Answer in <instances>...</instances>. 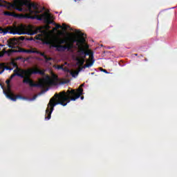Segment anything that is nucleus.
<instances>
[{"mask_svg": "<svg viewBox=\"0 0 177 177\" xmlns=\"http://www.w3.org/2000/svg\"><path fill=\"white\" fill-rule=\"evenodd\" d=\"M84 84L80 85V86L77 89L67 90V91L60 92L59 94L55 93L53 97L50 98L49 103L48 104L47 109L46 110V117L45 120L48 121L52 117V113L55 110V106L57 104H61V106H67L68 103L71 101L75 102L77 99H80L82 95L84 93V88L82 86Z\"/></svg>", "mask_w": 177, "mask_h": 177, "instance_id": "obj_1", "label": "nucleus"}, {"mask_svg": "<svg viewBox=\"0 0 177 177\" xmlns=\"http://www.w3.org/2000/svg\"><path fill=\"white\" fill-rule=\"evenodd\" d=\"M38 32H42V27L35 28L31 25L28 26L21 24L19 26H8L5 29L0 27V34H12L13 35H35Z\"/></svg>", "mask_w": 177, "mask_h": 177, "instance_id": "obj_2", "label": "nucleus"}, {"mask_svg": "<svg viewBox=\"0 0 177 177\" xmlns=\"http://www.w3.org/2000/svg\"><path fill=\"white\" fill-rule=\"evenodd\" d=\"M14 74H22L24 75L22 82L24 84H28L29 86L34 88V80H31V75L39 74V75H45V70H39L38 67L29 68L27 69L20 68L17 67L14 70Z\"/></svg>", "mask_w": 177, "mask_h": 177, "instance_id": "obj_3", "label": "nucleus"}, {"mask_svg": "<svg viewBox=\"0 0 177 177\" xmlns=\"http://www.w3.org/2000/svg\"><path fill=\"white\" fill-rule=\"evenodd\" d=\"M45 10V7H43L41 10H39V5L37 3H30V9L28 10L30 15H35V16H28V19H36L40 21L44 20L46 24H52L53 21H52V15L47 12H44L40 15L39 13H42V11Z\"/></svg>", "mask_w": 177, "mask_h": 177, "instance_id": "obj_4", "label": "nucleus"}, {"mask_svg": "<svg viewBox=\"0 0 177 177\" xmlns=\"http://www.w3.org/2000/svg\"><path fill=\"white\" fill-rule=\"evenodd\" d=\"M70 42L66 39L59 38L55 40L57 44H51L52 48H55L57 52H70L73 48H74V44L76 42V45L79 47V41L77 39H73L68 37Z\"/></svg>", "mask_w": 177, "mask_h": 177, "instance_id": "obj_5", "label": "nucleus"}, {"mask_svg": "<svg viewBox=\"0 0 177 177\" xmlns=\"http://www.w3.org/2000/svg\"><path fill=\"white\" fill-rule=\"evenodd\" d=\"M56 81H57V75L53 73L52 78L49 75L46 76L45 78L40 80L39 83H34L33 88H41V89H47L48 91V86L56 85Z\"/></svg>", "mask_w": 177, "mask_h": 177, "instance_id": "obj_6", "label": "nucleus"}, {"mask_svg": "<svg viewBox=\"0 0 177 177\" xmlns=\"http://www.w3.org/2000/svg\"><path fill=\"white\" fill-rule=\"evenodd\" d=\"M30 5L31 2L28 0H15L14 3L11 4V6L12 7V9H15V10L23 12L24 6H26L28 10H29Z\"/></svg>", "mask_w": 177, "mask_h": 177, "instance_id": "obj_7", "label": "nucleus"}, {"mask_svg": "<svg viewBox=\"0 0 177 177\" xmlns=\"http://www.w3.org/2000/svg\"><path fill=\"white\" fill-rule=\"evenodd\" d=\"M75 32L80 35V39H78L79 41V53H82V55H85L86 56H89V53L86 52L85 50V48H84V44L86 42V39H85L84 35L85 34L83 32H81V31L76 30Z\"/></svg>", "mask_w": 177, "mask_h": 177, "instance_id": "obj_8", "label": "nucleus"}, {"mask_svg": "<svg viewBox=\"0 0 177 177\" xmlns=\"http://www.w3.org/2000/svg\"><path fill=\"white\" fill-rule=\"evenodd\" d=\"M6 97L12 100V102H16L17 99H21L22 100H27V97L22 96L21 95H15L12 93V89L10 88V84L7 85V89L3 91Z\"/></svg>", "mask_w": 177, "mask_h": 177, "instance_id": "obj_9", "label": "nucleus"}, {"mask_svg": "<svg viewBox=\"0 0 177 177\" xmlns=\"http://www.w3.org/2000/svg\"><path fill=\"white\" fill-rule=\"evenodd\" d=\"M24 39H26L24 36H21L18 38H11L7 41L8 46L13 49V48H15L16 45L20 44V41H24Z\"/></svg>", "mask_w": 177, "mask_h": 177, "instance_id": "obj_10", "label": "nucleus"}, {"mask_svg": "<svg viewBox=\"0 0 177 177\" xmlns=\"http://www.w3.org/2000/svg\"><path fill=\"white\" fill-rule=\"evenodd\" d=\"M88 62H90L80 68V71H81L83 68H88L93 66V63H95V59H93V55H91V59H88Z\"/></svg>", "mask_w": 177, "mask_h": 177, "instance_id": "obj_11", "label": "nucleus"}, {"mask_svg": "<svg viewBox=\"0 0 177 177\" xmlns=\"http://www.w3.org/2000/svg\"><path fill=\"white\" fill-rule=\"evenodd\" d=\"M37 53V55H40V56H42V57H44V58L45 59V61H46V62H50V60H53V58H52V57H48V56H46V55H45V53H42V52H41V51L35 50V53Z\"/></svg>", "mask_w": 177, "mask_h": 177, "instance_id": "obj_12", "label": "nucleus"}, {"mask_svg": "<svg viewBox=\"0 0 177 177\" xmlns=\"http://www.w3.org/2000/svg\"><path fill=\"white\" fill-rule=\"evenodd\" d=\"M4 3H0V8H6L8 10H12L13 9V7L11 6V5H13L12 3L7 2L6 1H3Z\"/></svg>", "mask_w": 177, "mask_h": 177, "instance_id": "obj_13", "label": "nucleus"}, {"mask_svg": "<svg viewBox=\"0 0 177 177\" xmlns=\"http://www.w3.org/2000/svg\"><path fill=\"white\" fill-rule=\"evenodd\" d=\"M6 63H0V66L1 67L0 68V70H3V72L5 71V70L10 71H12V70H13V68H10L8 66H6Z\"/></svg>", "mask_w": 177, "mask_h": 177, "instance_id": "obj_14", "label": "nucleus"}, {"mask_svg": "<svg viewBox=\"0 0 177 177\" xmlns=\"http://www.w3.org/2000/svg\"><path fill=\"white\" fill-rule=\"evenodd\" d=\"M4 16H11L12 17H19V15L15 13V12H10L9 11H5L3 12Z\"/></svg>", "mask_w": 177, "mask_h": 177, "instance_id": "obj_15", "label": "nucleus"}, {"mask_svg": "<svg viewBox=\"0 0 177 177\" xmlns=\"http://www.w3.org/2000/svg\"><path fill=\"white\" fill-rule=\"evenodd\" d=\"M16 76L19 77L20 78H24V75H23L22 73H13L10 77V80H13V78H15V77H16Z\"/></svg>", "mask_w": 177, "mask_h": 177, "instance_id": "obj_16", "label": "nucleus"}, {"mask_svg": "<svg viewBox=\"0 0 177 177\" xmlns=\"http://www.w3.org/2000/svg\"><path fill=\"white\" fill-rule=\"evenodd\" d=\"M35 50H26L24 48H21L19 52H21L22 53H35Z\"/></svg>", "mask_w": 177, "mask_h": 177, "instance_id": "obj_17", "label": "nucleus"}, {"mask_svg": "<svg viewBox=\"0 0 177 177\" xmlns=\"http://www.w3.org/2000/svg\"><path fill=\"white\" fill-rule=\"evenodd\" d=\"M77 62L79 66H84V63H85V59L84 58L82 59L77 58Z\"/></svg>", "mask_w": 177, "mask_h": 177, "instance_id": "obj_18", "label": "nucleus"}, {"mask_svg": "<svg viewBox=\"0 0 177 177\" xmlns=\"http://www.w3.org/2000/svg\"><path fill=\"white\" fill-rule=\"evenodd\" d=\"M10 64H11V66H12L13 67H15V68H17V67H19V66H17V64L16 63V62H15V60H12V61L10 62Z\"/></svg>", "mask_w": 177, "mask_h": 177, "instance_id": "obj_19", "label": "nucleus"}, {"mask_svg": "<svg viewBox=\"0 0 177 177\" xmlns=\"http://www.w3.org/2000/svg\"><path fill=\"white\" fill-rule=\"evenodd\" d=\"M6 53H8V51H6L5 49L3 50L1 52H0V57H3Z\"/></svg>", "mask_w": 177, "mask_h": 177, "instance_id": "obj_20", "label": "nucleus"}, {"mask_svg": "<svg viewBox=\"0 0 177 177\" xmlns=\"http://www.w3.org/2000/svg\"><path fill=\"white\" fill-rule=\"evenodd\" d=\"M69 73H71V75H72V77H75V75H78V72L69 71Z\"/></svg>", "mask_w": 177, "mask_h": 177, "instance_id": "obj_21", "label": "nucleus"}, {"mask_svg": "<svg viewBox=\"0 0 177 177\" xmlns=\"http://www.w3.org/2000/svg\"><path fill=\"white\" fill-rule=\"evenodd\" d=\"M63 67H64V65H57L56 68L57 70H63Z\"/></svg>", "mask_w": 177, "mask_h": 177, "instance_id": "obj_22", "label": "nucleus"}, {"mask_svg": "<svg viewBox=\"0 0 177 177\" xmlns=\"http://www.w3.org/2000/svg\"><path fill=\"white\" fill-rule=\"evenodd\" d=\"M62 27L64 28V30H67V28H68V26L67 25H66V24H62Z\"/></svg>", "mask_w": 177, "mask_h": 177, "instance_id": "obj_23", "label": "nucleus"}, {"mask_svg": "<svg viewBox=\"0 0 177 177\" xmlns=\"http://www.w3.org/2000/svg\"><path fill=\"white\" fill-rule=\"evenodd\" d=\"M62 71H68L70 73V70H68L66 67L64 68V66H63Z\"/></svg>", "mask_w": 177, "mask_h": 177, "instance_id": "obj_24", "label": "nucleus"}, {"mask_svg": "<svg viewBox=\"0 0 177 177\" xmlns=\"http://www.w3.org/2000/svg\"><path fill=\"white\" fill-rule=\"evenodd\" d=\"M56 28L59 29V28H62L63 26H62L61 25L57 24L55 25Z\"/></svg>", "mask_w": 177, "mask_h": 177, "instance_id": "obj_25", "label": "nucleus"}, {"mask_svg": "<svg viewBox=\"0 0 177 177\" xmlns=\"http://www.w3.org/2000/svg\"><path fill=\"white\" fill-rule=\"evenodd\" d=\"M35 39H37V40L41 39V35H39L36 36Z\"/></svg>", "mask_w": 177, "mask_h": 177, "instance_id": "obj_26", "label": "nucleus"}, {"mask_svg": "<svg viewBox=\"0 0 177 177\" xmlns=\"http://www.w3.org/2000/svg\"><path fill=\"white\" fill-rule=\"evenodd\" d=\"M6 84H7V85H10V80H7L6 81Z\"/></svg>", "mask_w": 177, "mask_h": 177, "instance_id": "obj_27", "label": "nucleus"}, {"mask_svg": "<svg viewBox=\"0 0 177 177\" xmlns=\"http://www.w3.org/2000/svg\"><path fill=\"white\" fill-rule=\"evenodd\" d=\"M26 41H34V38H32V37L28 38V39H26Z\"/></svg>", "mask_w": 177, "mask_h": 177, "instance_id": "obj_28", "label": "nucleus"}, {"mask_svg": "<svg viewBox=\"0 0 177 177\" xmlns=\"http://www.w3.org/2000/svg\"><path fill=\"white\" fill-rule=\"evenodd\" d=\"M46 45H52V42H50V41H46Z\"/></svg>", "mask_w": 177, "mask_h": 177, "instance_id": "obj_29", "label": "nucleus"}, {"mask_svg": "<svg viewBox=\"0 0 177 177\" xmlns=\"http://www.w3.org/2000/svg\"><path fill=\"white\" fill-rule=\"evenodd\" d=\"M102 71L105 73L106 74H109V72L106 69H102Z\"/></svg>", "mask_w": 177, "mask_h": 177, "instance_id": "obj_30", "label": "nucleus"}, {"mask_svg": "<svg viewBox=\"0 0 177 177\" xmlns=\"http://www.w3.org/2000/svg\"><path fill=\"white\" fill-rule=\"evenodd\" d=\"M68 82H70L69 80H66V82H64V84H68Z\"/></svg>", "mask_w": 177, "mask_h": 177, "instance_id": "obj_31", "label": "nucleus"}, {"mask_svg": "<svg viewBox=\"0 0 177 177\" xmlns=\"http://www.w3.org/2000/svg\"><path fill=\"white\" fill-rule=\"evenodd\" d=\"M85 47H86V48H89V46H88V44H86V45H85Z\"/></svg>", "mask_w": 177, "mask_h": 177, "instance_id": "obj_32", "label": "nucleus"}, {"mask_svg": "<svg viewBox=\"0 0 177 177\" xmlns=\"http://www.w3.org/2000/svg\"><path fill=\"white\" fill-rule=\"evenodd\" d=\"M81 100H84V96L80 97Z\"/></svg>", "mask_w": 177, "mask_h": 177, "instance_id": "obj_33", "label": "nucleus"}, {"mask_svg": "<svg viewBox=\"0 0 177 177\" xmlns=\"http://www.w3.org/2000/svg\"><path fill=\"white\" fill-rule=\"evenodd\" d=\"M3 73V69L0 71V74H2Z\"/></svg>", "mask_w": 177, "mask_h": 177, "instance_id": "obj_34", "label": "nucleus"}, {"mask_svg": "<svg viewBox=\"0 0 177 177\" xmlns=\"http://www.w3.org/2000/svg\"><path fill=\"white\" fill-rule=\"evenodd\" d=\"M0 46H5V45H2V44H0Z\"/></svg>", "mask_w": 177, "mask_h": 177, "instance_id": "obj_35", "label": "nucleus"}, {"mask_svg": "<svg viewBox=\"0 0 177 177\" xmlns=\"http://www.w3.org/2000/svg\"><path fill=\"white\" fill-rule=\"evenodd\" d=\"M145 62H147V58H145Z\"/></svg>", "mask_w": 177, "mask_h": 177, "instance_id": "obj_36", "label": "nucleus"}, {"mask_svg": "<svg viewBox=\"0 0 177 177\" xmlns=\"http://www.w3.org/2000/svg\"><path fill=\"white\" fill-rule=\"evenodd\" d=\"M135 56H138V54H134Z\"/></svg>", "mask_w": 177, "mask_h": 177, "instance_id": "obj_37", "label": "nucleus"}, {"mask_svg": "<svg viewBox=\"0 0 177 177\" xmlns=\"http://www.w3.org/2000/svg\"><path fill=\"white\" fill-rule=\"evenodd\" d=\"M0 85L2 86V84L0 83Z\"/></svg>", "mask_w": 177, "mask_h": 177, "instance_id": "obj_38", "label": "nucleus"}, {"mask_svg": "<svg viewBox=\"0 0 177 177\" xmlns=\"http://www.w3.org/2000/svg\"><path fill=\"white\" fill-rule=\"evenodd\" d=\"M2 1V0H0V2H1Z\"/></svg>", "mask_w": 177, "mask_h": 177, "instance_id": "obj_39", "label": "nucleus"}, {"mask_svg": "<svg viewBox=\"0 0 177 177\" xmlns=\"http://www.w3.org/2000/svg\"><path fill=\"white\" fill-rule=\"evenodd\" d=\"M0 68H1V66H0Z\"/></svg>", "mask_w": 177, "mask_h": 177, "instance_id": "obj_40", "label": "nucleus"}]
</instances>
